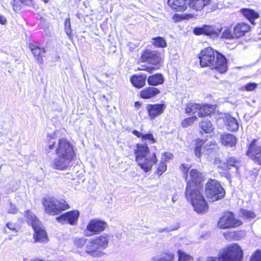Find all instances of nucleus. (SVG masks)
<instances>
[{"instance_id": "nucleus-38", "label": "nucleus", "mask_w": 261, "mask_h": 261, "mask_svg": "<svg viewBox=\"0 0 261 261\" xmlns=\"http://www.w3.org/2000/svg\"><path fill=\"white\" fill-rule=\"evenodd\" d=\"M221 38L231 39L235 38L234 35H233V32H232L231 30L228 27H225L221 35Z\"/></svg>"}, {"instance_id": "nucleus-21", "label": "nucleus", "mask_w": 261, "mask_h": 261, "mask_svg": "<svg viewBox=\"0 0 261 261\" xmlns=\"http://www.w3.org/2000/svg\"><path fill=\"white\" fill-rule=\"evenodd\" d=\"M205 142L202 140L197 139L196 141V147L195 148V154L198 158H200L203 153L211 149V148L207 147V144H204Z\"/></svg>"}, {"instance_id": "nucleus-17", "label": "nucleus", "mask_w": 261, "mask_h": 261, "mask_svg": "<svg viewBox=\"0 0 261 261\" xmlns=\"http://www.w3.org/2000/svg\"><path fill=\"white\" fill-rule=\"evenodd\" d=\"M100 249L93 239L91 240L86 246V253L93 257L101 256L103 253L98 249Z\"/></svg>"}, {"instance_id": "nucleus-27", "label": "nucleus", "mask_w": 261, "mask_h": 261, "mask_svg": "<svg viewBox=\"0 0 261 261\" xmlns=\"http://www.w3.org/2000/svg\"><path fill=\"white\" fill-rule=\"evenodd\" d=\"M149 153V148L146 144H138L136 150V160L138 159L139 157H143L148 155Z\"/></svg>"}, {"instance_id": "nucleus-42", "label": "nucleus", "mask_w": 261, "mask_h": 261, "mask_svg": "<svg viewBox=\"0 0 261 261\" xmlns=\"http://www.w3.org/2000/svg\"><path fill=\"white\" fill-rule=\"evenodd\" d=\"M73 243L77 248H81L86 244V239L83 238H76L74 240Z\"/></svg>"}, {"instance_id": "nucleus-57", "label": "nucleus", "mask_w": 261, "mask_h": 261, "mask_svg": "<svg viewBox=\"0 0 261 261\" xmlns=\"http://www.w3.org/2000/svg\"><path fill=\"white\" fill-rule=\"evenodd\" d=\"M45 3H47L49 0H43Z\"/></svg>"}, {"instance_id": "nucleus-51", "label": "nucleus", "mask_w": 261, "mask_h": 261, "mask_svg": "<svg viewBox=\"0 0 261 261\" xmlns=\"http://www.w3.org/2000/svg\"><path fill=\"white\" fill-rule=\"evenodd\" d=\"M7 227L10 230L16 231L15 229L16 225L13 223H8L7 224Z\"/></svg>"}, {"instance_id": "nucleus-33", "label": "nucleus", "mask_w": 261, "mask_h": 261, "mask_svg": "<svg viewBox=\"0 0 261 261\" xmlns=\"http://www.w3.org/2000/svg\"><path fill=\"white\" fill-rule=\"evenodd\" d=\"M200 109V105L196 103L190 102L187 104L186 108V113L189 115H194L197 113Z\"/></svg>"}, {"instance_id": "nucleus-48", "label": "nucleus", "mask_w": 261, "mask_h": 261, "mask_svg": "<svg viewBox=\"0 0 261 261\" xmlns=\"http://www.w3.org/2000/svg\"><path fill=\"white\" fill-rule=\"evenodd\" d=\"M7 212L9 214H15L17 212V209L15 205L10 203L8 207Z\"/></svg>"}, {"instance_id": "nucleus-3", "label": "nucleus", "mask_w": 261, "mask_h": 261, "mask_svg": "<svg viewBox=\"0 0 261 261\" xmlns=\"http://www.w3.org/2000/svg\"><path fill=\"white\" fill-rule=\"evenodd\" d=\"M198 58L202 67H208L221 73H223L227 70L226 58L222 55L215 51L210 47L201 50L198 55Z\"/></svg>"}, {"instance_id": "nucleus-26", "label": "nucleus", "mask_w": 261, "mask_h": 261, "mask_svg": "<svg viewBox=\"0 0 261 261\" xmlns=\"http://www.w3.org/2000/svg\"><path fill=\"white\" fill-rule=\"evenodd\" d=\"M220 140L222 144L229 147L233 146L236 144L237 141L236 138L231 134L222 135Z\"/></svg>"}, {"instance_id": "nucleus-46", "label": "nucleus", "mask_w": 261, "mask_h": 261, "mask_svg": "<svg viewBox=\"0 0 261 261\" xmlns=\"http://www.w3.org/2000/svg\"><path fill=\"white\" fill-rule=\"evenodd\" d=\"M257 87V84L254 83H248L246 84L244 88L247 91H251L254 90Z\"/></svg>"}, {"instance_id": "nucleus-56", "label": "nucleus", "mask_w": 261, "mask_h": 261, "mask_svg": "<svg viewBox=\"0 0 261 261\" xmlns=\"http://www.w3.org/2000/svg\"><path fill=\"white\" fill-rule=\"evenodd\" d=\"M13 8L15 11L17 10V9L15 8V6L14 5H13Z\"/></svg>"}, {"instance_id": "nucleus-45", "label": "nucleus", "mask_w": 261, "mask_h": 261, "mask_svg": "<svg viewBox=\"0 0 261 261\" xmlns=\"http://www.w3.org/2000/svg\"><path fill=\"white\" fill-rule=\"evenodd\" d=\"M193 17V14H185L182 17L179 16L178 14H174L173 16V19L175 21H178L179 19L178 18L179 17L180 19H189L190 18H192Z\"/></svg>"}, {"instance_id": "nucleus-9", "label": "nucleus", "mask_w": 261, "mask_h": 261, "mask_svg": "<svg viewBox=\"0 0 261 261\" xmlns=\"http://www.w3.org/2000/svg\"><path fill=\"white\" fill-rule=\"evenodd\" d=\"M136 162L138 165L145 172L151 170L152 166L156 163L157 159L155 153H149L148 155L139 157Z\"/></svg>"}, {"instance_id": "nucleus-23", "label": "nucleus", "mask_w": 261, "mask_h": 261, "mask_svg": "<svg viewBox=\"0 0 261 261\" xmlns=\"http://www.w3.org/2000/svg\"><path fill=\"white\" fill-rule=\"evenodd\" d=\"M146 77L144 74L134 75L130 78V82L134 87L141 88L145 85Z\"/></svg>"}, {"instance_id": "nucleus-50", "label": "nucleus", "mask_w": 261, "mask_h": 261, "mask_svg": "<svg viewBox=\"0 0 261 261\" xmlns=\"http://www.w3.org/2000/svg\"><path fill=\"white\" fill-rule=\"evenodd\" d=\"M197 261H219V258L217 257H209L205 259L204 258L200 257L197 259Z\"/></svg>"}, {"instance_id": "nucleus-36", "label": "nucleus", "mask_w": 261, "mask_h": 261, "mask_svg": "<svg viewBox=\"0 0 261 261\" xmlns=\"http://www.w3.org/2000/svg\"><path fill=\"white\" fill-rule=\"evenodd\" d=\"M151 43L156 47L165 48L167 46L166 41L161 37L153 38Z\"/></svg>"}, {"instance_id": "nucleus-54", "label": "nucleus", "mask_w": 261, "mask_h": 261, "mask_svg": "<svg viewBox=\"0 0 261 261\" xmlns=\"http://www.w3.org/2000/svg\"><path fill=\"white\" fill-rule=\"evenodd\" d=\"M135 106L139 108L140 106V103L138 101H137L135 103Z\"/></svg>"}, {"instance_id": "nucleus-53", "label": "nucleus", "mask_w": 261, "mask_h": 261, "mask_svg": "<svg viewBox=\"0 0 261 261\" xmlns=\"http://www.w3.org/2000/svg\"><path fill=\"white\" fill-rule=\"evenodd\" d=\"M6 22V18L5 16L0 15V23L4 24Z\"/></svg>"}, {"instance_id": "nucleus-4", "label": "nucleus", "mask_w": 261, "mask_h": 261, "mask_svg": "<svg viewBox=\"0 0 261 261\" xmlns=\"http://www.w3.org/2000/svg\"><path fill=\"white\" fill-rule=\"evenodd\" d=\"M28 222L30 224L35 232L34 238L35 242L45 243L48 240L47 233L41 222L34 214L29 211L25 212Z\"/></svg>"}, {"instance_id": "nucleus-52", "label": "nucleus", "mask_w": 261, "mask_h": 261, "mask_svg": "<svg viewBox=\"0 0 261 261\" xmlns=\"http://www.w3.org/2000/svg\"><path fill=\"white\" fill-rule=\"evenodd\" d=\"M20 2L27 6H30L32 4L33 0H20Z\"/></svg>"}, {"instance_id": "nucleus-39", "label": "nucleus", "mask_w": 261, "mask_h": 261, "mask_svg": "<svg viewBox=\"0 0 261 261\" xmlns=\"http://www.w3.org/2000/svg\"><path fill=\"white\" fill-rule=\"evenodd\" d=\"M64 30L66 35L69 37H71L72 30L71 29L70 20L69 18H66L64 22Z\"/></svg>"}, {"instance_id": "nucleus-20", "label": "nucleus", "mask_w": 261, "mask_h": 261, "mask_svg": "<svg viewBox=\"0 0 261 261\" xmlns=\"http://www.w3.org/2000/svg\"><path fill=\"white\" fill-rule=\"evenodd\" d=\"M160 91L156 88L148 87L143 89L140 93V97L143 99H150L159 94Z\"/></svg>"}, {"instance_id": "nucleus-32", "label": "nucleus", "mask_w": 261, "mask_h": 261, "mask_svg": "<svg viewBox=\"0 0 261 261\" xmlns=\"http://www.w3.org/2000/svg\"><path fill=\"white\" fill-rule=\"evenodd\" d=\"M93 239L98 247L101 249L106 248L109 243L108 236L106 234L101 235Z\"/></svg>"}, {"instance_id": "nucleus-19", "label": "nucleus", "mask_w": 261, "mask_h": 261, "mask_svg": "<svg viewBox=\"0 0 261 261\" xmlns=\"http://www.w3.org/2000/svg\"><path fill=\"white\" fill-rule=\"evenodd\" d=\"M250 26L244 22L238 23L233 29V35L235 38H239L244 36L245 33L250 30Z\"/></svg>"}, {"instance_id": "nucleus-10", "label": "nucleus", "mask_w": 261, "mask_h": 261, "mask_svg": "<svg viewBox=\"0 0 261 261\" xmlns=\"http://www.w3.org/2000/svg\"><path fill=\"white\" fill-rule=\"evenodd\" d=\"M222 30V28H218L213 25H204L201 28H195L193 33L196 35L204 34L213 37H216L219 35Z\"/></svg>"}, {"instance_id": "nucleus-43", "label": "nucleus", "mask_w": 261, "mask_h": 261, "mask_svg": "<svg viewBox=\"0 0 261 261\" xmlns=\"http://www.w3.org/2000/svg\"><path fill=\"white\" fill-rule=\"evenodd\" d=\"M250 261H261V251H256L251 255Z\"/></svg>"}, {"instance_id": "nucleus-28", "label": "nucleus", "mask_w": 261, "mask_h": 261, "mask_svg": "<svg viewBox=\"0 0 261 261\" xmlns=\"http://www.w3.org/2000/svg\"><path fill=\"white\" fill-rule=\"evenodd\" d=\"M174 258L175 255L173 252L167 251L153 257L152 261H174Z\"/></svg>"}, {"instance_id": "nucleus-55", "label": "nucleus", "mask_w": 261, "mask_h": 261, "mask_svg": "<svg viewBox=\"0 0 261 261\" xmlns=\"http://www.w3.org/2000/svg\"><path fill=\"white\" fill-rule=\"evenodd\" d=\"M31 261H43V260L39 259H34V260H32Z\"/></svg>"}, {"instance_id": "nucleus-12", "label": "nucleus", "mask_w": 261, "mask_h": 261, "mask_svg": "<svg viewBox=\"0 0 261 261\" xmlns=\"http://www.w3.org/2000/svg\"><path fill=\"white\" fill-rule=\"evenodd\" d=\"M256 140H254L249 146L247 154L255 163L261 165V145L256 143Z\"/></svg>"}, {"instance_id": "nucleus-6", "label": "nucleus", "mask_w": 261, "mask_h": 261, "mask_svg": "<svg viewBox=\"0 0 261 261\" xmlns=\"http://www.w3.org/2000/svg\"><path fill=\"white\" fill-rule=\"evenodd\" d=\"M225 191L220 184L215 179H210L205 185V195L210 201L214 202L222 199Z\"/></svg>"}, {"instance_id": "nucleus-25", "label": "nucleus", "mask_w": 261, "mask_h": 261, "mask_svg": "<svg viewBox=\"0 0 261 261\" xmlns=\"http://www.w3.org/2000/svg\"><path fill=\"white\" fill-rule=\"evenodd\" d=\"M32 54L36 59V62L40 64L43 63L42 55L45 53V50L44 48H40L36 46H32L31 47Z\"/></svg>"}, {"instance_id": "nucleus-16", "label": "nucleus", "mask_w": 261, "mask_h": 261, "mask_svg": "<svg viewBox=\"0 0 261 261\" xmlns=\"http://www.w3.org/2000/svg\"><path fill=\"white\" fill-rule=\"evenodd\" d=\"M241 166V162L238 160L233 157H230L224 163L223 168L226 171L232 169V173H237Z\"/></svg>"}, {"instance_id": "nucleus-35", "label": "nucleus", "mask_w": 261, "mask_h": 261, "mask_svg": "<svg viewBox=\"0 0 261 261\" xmlns=\"http://www.w3.org/2000/svg\"><path fill=\"white\" fill-rule=\"evenodd\" d=\"M201 129L205 133H210L214 129V126L211 122L208 120H203L199 124Z\"/></svg>"}, {"instance_id": "nucleus-40", "label": "nucleus", "mask_w": 261, "mask_h": 261, "mask_svg": "<svg viewBox=\"0 0 261 261\" xmlns=\"http://www.w3.org/2000/svg\"><path fill=\"white\" fill-rule=\"evenodd\" d=\"M197 119L196 116H193L185 119L181 122V125L183 127H187L188 126L192 125L195 121Z\"/></svg>"}, {"instance_id": "nucleus-13", "label": "nucleus", "mask_w": 261, "mask_h": 261, "mask_svg": "<svg viewBox=\"0 0 261 261\" xmlns=\"http://www.w3.org/2000/svg\"><path fill=\"white\" fill-rule=\"evenodd\" d=\"M106 226L107 223L103 221L98 219L91 220L86 227L87 231L91 233L88 236L103 231Z\"/></svg>"}, {"instance_id": "nucleus-37", "label": "nucleus", "mask_w": 261, "mask_h": 261, "mask_svg": "<svg viewBox=\"0 0 261 261\" xmlns=\"http://www.w3.org/2000/svg\"><path fill=\"white\" fill-rule=\"evenodd\" d=\"M177 255L178 261H193V258L191 255L182 250H178Z\"/></svg>"}, {"instance_id": "nucleus-11", "label": "nucleus", "mask_w": 261, "mask_h": 261, "mask_svg": "<svg viewBox=\"0 0 261 261\" xmlns=\"http://www.w3.org/2000/svg\"><path fill=\"white\" fill-rule=\"evenodd\" d=\"M80 212L77 210H74L66 212L59 217L56 218V220L61 223H68L71 225H75L77 223Z\"/></svg>"}, {"instance_id": "nucleus-22", "label": "nucleus", "mask_w": 261, "mask_h": 261, "mask_svg": "<svg viewBox=\"0 0 261 261\" xmlns=\"http://www.w3.org/2000/svg\"><path fill=\"white\" fill-rule=\"evenodd\" d=\"M210 4V0H189L188 3L189 7L196 11H201Z\"/></svg>"}, {"instance_id": "nucleus-29", "label": "nucleus", "mask_w": 261, "mask_h": 261, "mask_svg": "<svg viewBox=\"0 0 261 261\" xmlns=\"http://www.w3.org/2000/svg\"><path fill=\"white\" fill-rule=\"evenodd\" d=\"M164 81V77L162 74H155L149 76L147 79V83L151 86H158L162 84Z\"/></svg>"}, {"instance_id": "nucleus-7", "label": "nucleus", "mask_w": 261, "mask_h": 261, "mask_svg": "<svg viewBox=\"0 0 261 261\" xmlns=\"http://www.w3.org/2000/svg\"><path fill=\"white\" fill-rule=\"evenodd\" d=\"M243 252L237 244H231L221 250L219 254V261H241Z\"/></svg>"}, {"instance_id": "nucleus-18", "label": "nucleus", "mask_w": 261, "mask_h": 261, "mask_svg": "<svg viewBox=\"0 0 261 261\" xmlns=\"http://www.w3.org/2000/svg\"><path fill=\"white\" fill-rule=\"evenodd\" d=\"M221 118L223 119L228 129L231 131H234L238 129L239 124L237 120L228 114H221Z\"/></svg>"}, {"instance_id": "nucleus-2", "label": "nucleus", "mask_w": 261, "mask_h": 261, "mask_svg": "<svg viewBox=\"0 0 261 261\" xmlns=\"http://www.w3.org/2000/svg\"><path fill=\"white\" fill-rule=\"evenodd\" d=\"M55 133L48 134L46 136L48 147L50 150L55 148L57 158L52 163V167L56 169L63 170L71 166L74 155L72 145L66 139H60L57 144L51 141L55 139Z\"/></svg>"}, {"instance_id": "nucleus-31", "label": "nucleus", "mask_w": 261, "mask_h": 261, "mask_svg": "<svg viewBox=\"0 0 261 261\" xmlns=\"http://www.w3.org/2000/svg\"><path fill=\"white\" fill-rule=\"evenodd\" d=\"M215 109L213 105H200V109L198 111L199 117H205L212 113Z\"/></svg>"}, {"instance_id": "nucleus-47", "label": "nucleus", "mask_w": 261, "mask_h": 261, "mask_svg": "<svg viewBox=\"0 0 261 261\" xmlns=\"http://www.w3.org/2000/svg\"><path fill=\"white\" fill-rule=\"evenodd\" d=\"M172 154L170 152H165L162 154L161 161L165 162L172 158Z\"/></svg>"}, {"instance_id": "nucleus-5", "label": "nucleus", "mask_w": 261, "mask_h": 261, "mask_svg": "<svg viewBox=\"0 0 261 261\" xmlns=\"http://www.w3.org/2000/svg\"><path fill=\"white\" fill-rule=\"evenodd\" d=\"M42 203L45 212L50 215H57L69 207L64 199L58 200L52 197L43 199Z\"/></svg>"}, {"instance_id": "nucleus-44", "label": "nucleus", "mask_w": 261, "mask_h": 261, "mask_svg": "<svg viewBox=\"0 0 261 261\" xmlns=\"http://www.w3.org/2000/svg\"><path fill=\"white\" fill-rule=\"evenodd\" d=\"M242 216L246 218H253L255 217V214L251 211L243 210L241 211Z\"/></svg>"}, {"instance_id": "nucleus-8", "label": "nucleus", "mask_w": 261, "mask_h": 261, "mask_svg": "<svg viewBox=\"0 0 261 261\" xmlns=\"http://www.w3.org/2000/svg\"><path fill=\"white\" fill-rule=\"evenodd\" d=\"M242 224L240 220L235 219L233 214L230 212L225 213L219 219L218 227L220 229L236 227Z\"/></svg>"}, {"instance_id": "nucleus-14", "label": "nucleus", "mask_w": 261, "mask_h": 261, "mask_svg": "<svg viewBox=\"0 0 261 261\" xmlns=\"http://www.w3.org/2000/svg\"><path fill=\"white\" fill-rule=\"evenodd\" d=\"M166 106L165 104H147L146 110L151 119L161 115L164 112Z\"/></svg>"}, {"instance_id": "nucleus-15", "label": "nucleus", "mask_w": 261, "mask_h": 261, "mask_svg": "<svg viewBox=\"0 0 261 261\" xmlns=\"http://www.w3.org/2000/svg\"><path fill=\"white\" fill-rule=\"evenodd\" d=\"M142 60L152 65H157L161 61V58L156 51L146 50L141 56Z\"/></svg>"}, {"instance_id": "nucleus-24", "label": "nucleus", "mask_w": 261, "mask_h": 261, "mask_svg": "<svg viewBox=\"0 0 261 261\" xmlns=\"http://www.w3.org/2000/svg\"><path fill=\"white\" fill-rule=\"evenodd\" d=\"M170 7L177 11H183L187 8L186 0H169Z\"/></svg>"}, {"instance_id": "nucleus-1", "label": "nucleus", "mask_w": 261, "mask_h": 261, "mask_svg": "<svg viewBox=\"0 0 261 261\" xmlns=\"http://www.w3.org/2000/svg\"><path fill=\"white\" fill-rule=\"evenodd\" d=\"M190 168L188 164H182L181 167L187 181L186 197L188 201H191L194 210L197 213H205L208 210V205L200 192V182L202 180V174L197 170L193 169L188 174Z\"/></svg>"}, {"instance_id": "nucleus-41", "label": "nucleus", "mask_w": 261, "mask_h": 261, "mask_svg": "<svg viewBox=\"0 0 261 261\" xmlns=\"http://www.w3.org/2000/svg\"><path fill=\"white\" fill-rule=\"evenodd\" d=\"M167 169V166L165 162L161 161L156 169V174L159 175H162Z\"/></svg>"}, {"instance_id": "nucleus-34", "label": "nucleus", "mask_w": 261, "mask_h": 261, "mask_svg": "<svg viewBox=\"0 0 261 261\" xmlns=\"http://www.w3.org/2000/svg\"><path fill=\"white\" fill-rule=\"evenodd\" d=\"M133 134L138 137V138H142L143 140H148L151 143H154L156 142V140L154 138L152 134L149 133L143 134L141 132L138 130H134L133 131Z\"/></svg>"}, {"instance_id": "nucleus-30", "label": "nucleus", "mask_w": 261, "mask_h": 261, "mask_svg": "<svg viewBox=\"0 0 261 261\" xmlns=\"http://www.w3.org/2000/svg\"><path fill=\"white\" fill-rule=\"evenodd\" d=\"M241 11L244 17L248 19L252 23H253V20L259 17L258 13L252 9L245 8L242 9Z\"/></svg>"}, {"instance_id": "nucleus-49", "label": "nucleus", "mask_w": 261, "mask_h": 261, "mask_svg": "<svg viewBox=\"0 0 261 261\" xmlns=\"http://www.w3.org/2000/svg\"><path fill=\"white\" fill-rule=\"evenodd\" d=\"M155 68L152 66H146V65H142L141 68H138V70H142L148 71V72H152Z\"/></svg>"}]
</instances>
